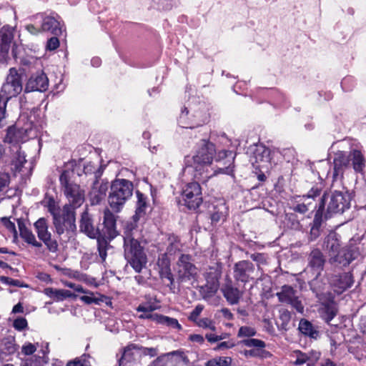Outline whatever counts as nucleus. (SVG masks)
I'll return each instance as SVG.
<instances>
[{
	"label": "nucleus",
	"mask_w": 366,
	"mask_h": 366,
	"mask_svg": "<svg viewBox=\"0 0 366 366\" xmlns=\"http://www.w3.org/2000/svg\"><path fill=\"white\" fill-rule=\"evenodd\" d=\"M137 198L134 222L127 223L124 232V257L136 272H140L147 264V256L138 241L139 231L137 222L146 214L148 207L147 197L139 191L136 192Z\"/></svg>",
	"instance_id": "nucleus-1"
},
{
	"label": "nucleus",
	"mask_w": 366,
	"mask_h": 366,
	"mask_svg": "<svg viewBox=\"0 0 366 366\" xmlns=\"http://www.w3.org/2000/svg\"><path fill=\"white\" fill-rule=\"evenodd\" d=\"M199 147L196 154L193 157L192 164L194 170V177L197 181L206 183L209 178L220 173L232 175L233 169L231 166L234 157L231 151L222 150L217 154L215 157L217 162L225 159L222 163L224 167H218L217 169L211 172L209 168L216 153L215 146L209 141L202 139Z\"/></svg>",
	"instance_id": "nucleus-2"
},
{
	"label": "nucleus",
	"mask_w": 366,
	"mask_h": 366,
	"mask_svg": "<svg viewBox=\"0 0 366 366\" xmlns=\"http://www.w3.org/2000/svg\"><path fill=\"white\" fill-rule=\"evenodd\" d=\"M347 194L342 192L334 191L326 192L322 197L318 209L315 216V222H319L322 217L325 219L330 218L333 214L342 212L349 207V198Z\"/></svg>",
	"instance_id": "nucleus-3"
},
{
	"label": "nucleus",
	"mask_w": 366,
	"mask_h": 366,
	"mask_svg": "<svg viewBox=\"0 0 366 366\" xmlns=\"http://www.w3.org/2000/svg\"><path fill=\"white\" fill-rule=\"evenodd\" d=\"M133 184L124 179L114 180L110 187L108 202L110 207L119 212L133 194Z\"/></svg>",
	"instance_id": "nucleus-4"
},
{
	"label": "nucleus",
	"mask_w": 366,
	"mask_h": 366,
	"mask_svg": "<svg viewBox=\"0 0 366 366\" xmlns=\"http://www.w3.org/2000/svg\"><path fill=\"white\" fill-rule=\"evenodd\" d=\"M72 171L64 170L60 175L59 181L66 197L74 210L80 207L84 202V191L80 186L71 181Z\"/></svg>",
	"instance_id": "nucleus-5"
},
{
	"label": "nucleus",
	"mask_w": 366,
	"mask_h": 366,
	"mask_svg": "<svg viewBox=\"0 0 366 366\" xmlns=\"http://www.w3.org/2000/svg\"><path fill=\"white\" fill-rule=\"evenodd\" d=\"M175 270L177 279L181 283L193 284L197 280V268L192 263V257L189 254H182L179 257Z\"/></svg>",
	"instance_id": "nucleus-6"
},
{
	"label": "nucleus",
	"mask_w": 366,
	"mask_h": 366,
	"mask_svg": "<svg viewBox=\"0 0 366 366\" xmlns=\"http://www.w3.org/2000/svg\"><path fill=\"white\" fill-rule=\"evenodd\" d=\"M22 88L20 75L15 69H10L6 81L2 85L0 98L8 102L11 98L20 94Z\"/></svg>",
	"instance_id": "nucleus-7"
},
{
	"label": "nucleus",
	"mask_w": 366,
	"mask_h": 366,
	"mask_svg": "<svg viewBox=\"0 0 366 366\" xmlns=\"http://www.w3.org/2000/svg\"><path fill=\"white\" fill-rule=\"evenodd\" d=\"M54 224L59 234L64 232H74L76 229L75 212L70 205H65L61 216H54Z\"/></svg>",
	"instance_id": "nucleus-8"
},
{
	"label": "nucleus",
	"mask_w": 366,
	"mask_h": 366,
	"mask_svg": "<svg viewBox=\"0 0 366 366\" xmlns=\"http://www.w3.org/2000/svg\"><path fill=\"white\" fill-rule=\"evenodd\" d=\"M184 205L189 209H196L202 203V189L199 183L194 182L187 184L182 193Z\"/></svg>",
	"instance_id": "nucleus-9"
},
{
	"label": "nucleus",
	"mask_w": 366,
	"mask_h": 366,
	"mask_svg": "<svg viewBox=\"0 0 366 366\" xmlns=\"http://www.w3.org/2000/svg\"><path fill=\"white\" fill-rule=\"evenodd\" d=\"M325 258L319 249H313L308 257L307 272L312 273L310 285L314 290L317 287V279L324 269Z\"/></svg>",
	"instance_id": "nucleus-10"
},
{
	"label": "nucleus",
	"mask_w": 366,
	"mask_h": 366,
	"mask_svg": "<svg viewBox=\"0 0 366 366\" xmlns=\"http://www.w3.org/2000/svg\"><path fill=\"white\" fill-rule=\"evenodd\" d=\"M250 161L258 169H269L270 166V149L262 144H254L250 148Z\"/></svg>",
	"instance_id": "nucleus-11"
},
{
	"label": "nucleus",
	"mask_w": 366,
	"mask_h": 366,
	"mask_svg": "<svg viewBox=\"0 0 366 366\" xmlns=\"http://www.w3.org/2000/svg\"><path fill=\"white\" fill-rule=\"evenodd\" d=\"M281 302L289 304L300 313H303L304 306L299 299L297 292L289 285H284L281 291L277 293Z\"/></svg>",
	"instance_id": "nucleus-12"
},
{
	"label": "nucleus",
	"mask_w": 366,
	"mask_h": 366,
	"mask_svg": "<svg viewBox=\"0 0 366 366\" xmlns=\"http://www.w3.org/2000/svg\"><path fill=\"white\" fill-rule=\"evenodd\" d=\"M188 358L180 350L172 351L160 355L149 366H177L181 362H187Z\"/></svg>",
	"instance_id": "nucleus-13"
},
{
	"label": "nucleus",
	"mask_w": 366,
	"mask_h": 366,
	"mask_svg": "<svg viewBox=\"0 0 366 366\" xmlns=\"http://www.w3.org/2000/svg\"><path fill=\"white\" fill-rule=\"evenodd\" d=\"M188 358L180 350L172 351L160 355L149 366H177L181 362H187Z\"/></svg>",
	"instance_id": "nucleus-14"
},
{
	"label": "nucleus",
	"mask_w": 366,
	"mask_h": 366,
	"mask_svg": "<svg viewBox=\"0 0 366 366\" xmlns=\"http://www.w3.org/2000/svg\"><path fill=\"white\" fill-rule=\"evenodd\" d=\"M188 358L180 350L172 351L160 355L149 366H177L181 362H187Z\"/></svg>",
	"instance_id": "nucleus-15"
},
{
	"label": "nucleus",
	"mask_w": 366,
	"mask_h": 366,
	"mask_svg": "<svg viewBox=\"0 0 366 366\" xmlns=\"http://www.w3.org/2000/svg\"><path fill=\"white\" fill-rule=\"evenodd\" d=\"M188 358L180 350L172 351L160 355L149 366H177L181 362H187Z\"/></svg>",
	"instance_id": "nucleus-16"
},
{
	"label": "nucleus",
	"mask_w": 366,
	"mask_h": 366,
	"mask_svg": "<svg viewBox=\"0 0 366 366\" xmlns=\"http://www.w3.org/2000/svg\"><path fill=\"white\" fill-rule=\"evenodd\" d=\"M188 358L180 350L172 351L160 355L149 366H177L181 362H187Z\"/></svg>",
	"instance_id": "nucleus-17"
},
{
	"label": "nucleus",
	"mask_w": 366,
	"mask_h": 366,
	"mask_svg": "<svg viewBox=\"0 0 366 366\" xmlns=\"http://www.w3.org/2000/svg\"><path fill=\"white\" fill-rule=\"evenodd\" d=\"M188 358L180 350L172 351L160 355L149 366H177L181 362H187Z\"/></svg>",
	"instance_id": "nucleus-18"
},
{
	"label": "nucleus",
	"mask_w": 366,
	"mask_h": 366,
	"mask_svg": "<svg viewBox=\"0 0 366 366\" xmlns=\"http://www.w3.org/2000/svg\"><path fill=\"white\" fill-rule=\"evenodd\" d=\"M34 227L38 237L44 242L48 249L52 252L57 250L58 244L56 241L51 239V233L48 231V225L44 218L39 219L34 223Z\"/></svg>",
	"instance_id": "nucleus-19"
},
{
	"label": "nucleus",
	"mask_w": 366,
	"mask_h": 366,
	"mask_svg": "<svg viewBox=\"0 0 366 366\" xmlns=\"http://www.w3.org/2000/svg\"><path fill=\"white\" fill-rule=\"evenodd\" d=\"M49 79L43 71L37 72L31 76L26 85L27 92L32 91L44 92L48 89Z\"/></svg>",
	"instance_id": "nucleus-20"
},
{
	"label": "nucleus",
	"mask_w": 366,
	"mask_h": 366,
	"mask_svg": "<svg viewBox=\"0 0 366 366\" xmlns=\"http://www.w3.org/2000/svg\"><path fill=\"white\" fill-rule=\"evenodd\" d=\"M34 18L41 19V26L42 31H49L56 36L60 35L62 33V26L60 21L55 17L46 16L44 14H38Z\"/></svg>",
	"instance_id": "nucleus-21"
},
{
	"label": "nucleus",
	"mask_w": 366,
	"mask_h": 366,
	"mask_svg": "<svg viewBox=\"0 0 366 366\" xmlns=\"http://www.w3.org/2000/svg\"><path fill=\"white\" fill-rule=\"evenodd\" d=\"M254 267L249 261H240L235 264L234 267V277L237 281L247 282L254 272Z\"/></svg>",
	"instance_id": "nucleus-22"
},
{
	"label": "nucleus",
	"mask_w": 366,
	"mask_h": 366,
	"mask_svg": "<svg viewBox=\"0 0 366 366\" xmlns=\"http://www.w3.org/2000/svg\"><path fill=\"white\" fill-rule=\"evenodd\" d=\"M108 187L107 182L98 179L94 181L89 193L92 204H98L105 198Z\"/></svg>",
	"instance_id": "nucleus-23"
},
{
	"label": "nucleus",
	"mask_w": 366,
	"mask_h": 366,
	"mask_svg": "<svg viewBox=\"0 0 366 366\" xmlns=\"http://www.w3.org/2000/svg\"><path fill=\"white\" fill-rule=\"evenodd\" d=\"M350 154L342 151H338L335 154L333 159L334 172L332 174L333 179H337L338 177H342L344 169L350 165Z\"/></svg>",
	"instance_id": "nucleus-24"
},
{
	"label": "nucleus",
	"mask_w": 366,
	"mask_h": 366,
	"mask_svg": "<svg viewBox=\"0 0 366 366\" xmlns=\"http://www.w3.org/2000/svg\"><path fill=\"white\" fill-rule=\"evenodd\" d=\"M293 358H295L294 364L302 365L307 363V366H315L320 357V353L317 351H310L309 352H302L300 350H295L292 354Z\"/></svg>",
	"instance_id": "nucleus-25"
},
{
	"label": "nucleus",
	"mask_w": 366,
	"mask_h": 366,
	"mask_svg": "<svg viewBox=\"0 0 366 366\" xmlns=\"http://www.w3.org/2000/svg\"><path fill=\"white\" fill-rule=\"evenodd\" d=\"M13 31L11 29L5 26L0 29V60H5L13 39Z\"/></svg>",
	"instance_id": "nucleus-26"
},
{
	"label": "nucleus",
	"mask_w": 366,
	"mask_h": 366,
	"mask_svg": "<svg viewBox=\"0 0 366 366\" xmlns=\"http://www.w3.org/2000/svg\"><path fill=\"white\" fill-rule=\"evenodd\" d=\"M117 219L115 215L109 209H106L104 211V232L107 237L112 239L115 238L119 232L117 230Z\"/></svg>",
	"instance_id": "nucleus-27"
},
{
	"label": "nucleus",
	"mask_w": 366,
	"mask_h": 366,
	"mask_svg": "<svg viewBox=\"0 0 366 366\" xmlns=\"http://www.w3.org/2000/svg\"><path fill=\"white\" fill-rule=\"evenodd\" d=\"M330 284L337 288V292H342L350 287L353 284L352 274L343 273L341 275H335L330 279Z\"/></svg>",
	"instance_id": "nucleus-28"
},
{
	"label": "nucleus",
	"mask_w": 366,
	"mask_h": 366,
	"mask_svg": "<svg viewBox=\"0 0 366 366\" xmlns=\"http://www.w3.org/2000/svg\"><path fill=\"white\" fill-rule=\"evenodd\" d=\"M80 231L90 238H96L98 235V229L94 227L91 217L87 212H84L80 220Z\"/></svg>",
	"instance_id": "nucleus-29"
},
{
	"label": "nucleus",
	"mask_w": 366,
	"mask_h": 366,
	"mask_svg": "<svg viewBox=\"0 0 366 366\" xmlns=\"http://www.w3.org/2000/svg\"><path fill=\"white\" fill-rule=\"evenodd\" d=\"M222 292L227 301L230 305H237L242 297V292L234 287L231 282L226 283L222 288Z\"/></svg>",
	"instance_id": "nucleus-30"
},
{
	"label": "nucleus",
	"mask_w": 366,
	"mask_h": 366,
	"mask_svg": "<svg viewBox=\"0 0 366 366\" xmlns=\"http://www.w3.org/2000/svg\"><path fill=\"white\" fill-rule=\"evenodd\" d=\"M324 244L325 249L328 252L330 259L333 257H337V254L340 251V244L337 233H330L326 237Z\"/></svg>",
	"instance_id": "nucleus-31"
},
{
	"label": "nucleus",
	"mask_w": 366,
	"mask_h": 366,
	"mask_svg": "<svg viewBox=\"0 0 366 366\" xmlns=\"http://www.w3.org/2000/svg\"><path fill=\"white\" fill-rule=\"evenodd\" d=\"M356 258V252L350 249H342L337 254V257H333L329 259L331 264H337L342 266L348 265Z\"/></svg>",
	"instance_id": "nucleus-32"
},
{
	"label": "nucleus",
	"mask_w": 366,
	"mask_h": 366,
	"mask_svg": "<svg viewBox=\"0 0 366 366\" xmlns=\"http://www.w3.org/2000/svg\"><path fill=\"white\" fill-rule=\"evenodd\" d=\"M157 265L159 269V273L160 277L162 280H167L169 282L168 285H172L174 283V278L171 272L170 261L168 257L163 256L161 259H159Z\"/></svg>",
	"instance_id": "nucleus-33"
},
{
	"label": "nucleus",
	"mask_w": 366,
	"mask_h": 366,
	"mask_svg": "<svg viewBox=\"0 0 366 366\" xmlns=\"http://www.w3.org/2000/svg\"><path fill=\"white\" fill-rule=\"evenodd\" d=\"M44 294L56 302L63 301L66 298H76V295L69 290H58L52 287H47L44 290Z\"/></svg>",
	"instance_id": "nucleus-34"
},
{
	"label": "nucleus",
	"mask_w": 366,
	"mask_h": 366,
	"mask_svg": "<svg viewBox=\"0 0 366 366\" xmlns=\"http://www.w3.org/2000/svg\"><path fill=\"white\" fill-rule=\"evenodd\" d=\"M350 159L355 172L362 173L366 164L362 153L360 150L353 149L350 152Z\"/></svg>",
	"instance_id": "nucleus-35"
},
{
	"label": "nucleus",
	"mask_w": 366,
	"mask_h": 366,
	"mask_svg": "<svg viewBox=\"0 0 366 366\" xmlns=\"http://www.w3.org/2000/svg\"><path fill=\"white\" fill-rule=\"evenodd\" d=\"M192 109V116L194 118L192 123H196L197 127L205 124L209 117L208 109L204 105H200L197 108Z\"/></svg>",
	"instance_id": "nucleus-36"
},
{
	"label": "nucleus",
	"mask_w": 366,
	"mask_h": 366,
	"mask_svg": "<svg viewBox=\"0 0 366 366\" xmlns=\"http://www.w3.org/2000/svg\"><path fill=\"white\" fill-rule=\"evenodd\" d=\"M20 237L28 244L36 247H41L42 244L36 239L34 234L31 230L25 227L21 221H18Z\"/></svg>",
	"instance_id": "nucleus-37"
},
{
	"label": "nucleus",
	"mask_w": 366,
	"mask_h": 366,
	"mask_svg": "<svg viewBox=\"0 0 366 366\" xmlns=\"http://www.w3.org/2000/svg\"><path fill=\"white\" fill-rule=\"evenodd\" d=\"M320 189L317 188H312L308 192L307 197L304 196V202L300 204H297L295 207L294 210L300 214H305L309 210V207L311 204L310 199L320 194Z\"/></svg>",
	"instance_id": "nucleus-38"
},
{
	"label": "nucleus",
	"mask_w": 366,
	"mask_h": 366,
	"mask_svg": "<svg viewBox=\"0 0 366 366\" xmlns=\"http://www.w3.org/2000/svg\"><path fill=\"white\" fill-rule=\"evenodd\" d=\"M194 118L192 116V109L184 108L178 119V124L182 128L192 129L197 127L196 123H192Z\"/></svg>",
	"instance_id": "nucleus-39"
},
{
	"label": "nucleus",
	"mask_w": 366,
	"mask_h": 366,
	"mask_svg": "<svg viewBox=\"0 0 366 366\" xmlns=\"http://www.w3.org/2000/svg\"><path fill=\"white\" fill-rule=\"evenodd\" d=\"M298 329L301 333L311 338L317 339L319 337V332L317 328L307 320H300Z\"/></svg>",
	"instance_id": "nucleus-40"
},
{
	"label": "nucleus",
	"mask_w": 366,
	"mask_h": 366,
	"mask_svg": "<svg viewBox=\"0 0 366 366\" xmlns=\"http://www.w3.org/2000/svg\"><path fill=\"white\" fill-rule=\"evenodd\" d=\"M212 271L207 273V282L211 284V289L216 291L218 287V280L221 275V268L217 264L214 268H211Z\"/></svg>",
	"instance_id": "nucleus-41"
},
{
	"label": "nucleus",
	"mask_w": 366,
	"mask_h": 366,
	"mask_svg": "<svg viewBox=\"0 0 366 366\" xmlns=\"http://www.w3.org/2000/svg\"><path fill=\"white\" fill-rule=\"evenodd\" d=\"M154 317L155 322L159 324L164 325L172 328L177 329L178 330H182V326L180 325L177 319L164 316L162 315H159V316H154Z\"/></svg>",
	"instance_id": "nucleus-42"
},
{
	"label": "nucleus",
	"mask_w": 366,
	"mask_h": 366,
	"mask_svg": "<svg viewBox=\"0 0 366 366\" xmlns=\"http://www.w3.org/2000/svg\"><path fill=\"white\" fill-rule=\"evenodd\" d=\"M321 317L329 323L336 315V310L334 306L324 305L320 310Z\"/></svg>",
	"instance_id": "nucleus-43"
},
{
	"label": "nucleus",
	"mask_w": 366,
	"mask_h": 366,
	"mask_svg": "<svg viewBox=\"0 0 366 366\" xmlns=\"http://www.w3.org/2000/svg\"><path fill=\"white\" fill-rule=\"evenodd\" d=\"M168 247L167 252L163 256L167 257V254L172 255L176 253L177 251L179 250L180 243L177 237L171 236L168 238Z\"/></svg>",
	"instance_id": "nucleus-44"
},
{
	"label": "nucleus",
	"mask_w": 366,
	"mask_h": 366,
	"mask_svg": "<svg viewBox=\"0 0 366 366\" xmlns=\"http://www.w3.org/2000/svg\"><path fill=\"white\" fill-rule=\"evenodd\" d=\"M232 359L229 357H217L208 360L205 366H230Z\"/></svg>",
	"instance_id": "nucleus-45"
},
{
	"label": "nucleus",
	"mask_w": 366,
	"mask_h": 366,
	"mask_svg": "<svg viewBox=\"0 0 366 366\" xmlns=\"http://www.w3.org/2000/svg\"><path fill=\"white\" fill-rule=\"evenodd\" d=\"M216 209L217 210L214 211L211 215L212 221L214 222H217L221 219H224L227 213V209L224 204H221Z\"/></svg>",
	"instance_id": "nucleus-46"
},
{
	"label": "nucleus",
	"mask_w": 366,
	"mask_h": 366,
	"mask_svg": "<svg viewBox=\"0 0 366 366\" xmlns=\"http://www.w3.org/2000/svg\"><path fill=\"white\" fill-rule=\"evenodd\" d=\"M135 347H127L124 349L121 359L119 361V366H125L127 362H130L132 360V356L134 355V350Z\"/></svg>",
	"instance_id": "nucleus-47"
},
{
	"label": "nucleus",
	"mask_w": 366,
	"mask_h": 366,
	"mask_svg": "<svg viewBox=\"0 0 366 366\" xmlns=\"http://www.w3.org/2000/svg\"><path fill=\"white\" fill-rule=\"evenodd\" d=\"M152 1L159 10L163 11L171 9L174 4V0H152Z\"/></svg>",
	"instance_id": "nucleus-48"
},
{
	"label": "nucleus",
	"mask_w": 366,
	"mask_h": 366,
	"mask_svg": "<svg viewBox=\"0 0 366 366\" xmlns=\"http://www.w3.org/2000/svg\"><path fill=\"white\" fill-rule=\"evenodd\" d=\"M98 251L102 261H105L107 254V249L108 247V242L104 239H98Z\"/></svg>",
	"instance_id": "nucleus-49"
},
{
	"label": "nucleus",
	"mask_w": 366,
	"mask_h": 366,
	"mask_svg": "<svg viewBox=\"0 0 366 366\" xmlns=\"http://www.w3.org/2000/svg\"><path fill=\"white\" fill-rule=\"evenodd\" d=\"M195 323L197 324V326H199L200 327L209 329L212 331L216 330V327H215L214 322L209 318L204 317V318L199 319Z\"/></svg>",
	"instance_id": "nucleus-50"
},
{
	"label": "nucleus",
	"mask_w": 366,
	"mask_h": 366,
	"mask_svg": "<svg viewBox=\"0 0 366 366\" xmlns=\"http://www.w3.org/2000/svg\"><path fill=\"white\" fill-rule=\"evenodd\" d=\"M6 100L0 98V128L6 124Z\"/></svg>",
	"instance_id": "nucleus-51"
},
{
	"label": "nucleus",
	"mask_w": 366,
	"mask_h": 366,
	"mask_svg": "<svg viewBox=\"0 0 366 366\" xmlns=\"http://www.w3.org/2000/svg\"><path fill=\"white\" fill-rule=\"evenodd\" d=\"M86 292H81L82 294H84V295L79 297V299L82 302H84V303H86L87 305L93 304V303H95V304L99 303V300L94 297V295L92 292L87 290H86Z\"/></svg>",
	"instance_id": "nucleus-52"
},
{
	"label": "nucleus",
	"mask_w": 366,
	"mask_h": 366,
	"mask_svg": "<svg viewBox=\"0 0 366 366\" xmlns=\"http://www.w3.org/2000/svg\"><path fill=\"white\" fill-rule=\"evenodd\" d=\"M243 343L248 347L264 348L265 347L264 342L257 339H247L243 341Z\"/></svg>",
	"instance_id": "nucleus-53"
},
{
	"label": "nucleus",
	"mask_w": 366,
	"mask_h": 366,
	"mask_svg": "<svg viewBox=\"0 0 366 366\" xmlns=\"http://www.w3.org/2000/svg\"><path fill=\"white\" fill-rule=\"evenodd\" d=\"M256 330L254 328L249 326H242L239 328L238 332V337H252L255 335Z\"/></svg>",
	"instance_id": "nucleus-54"
},
{
	"label": "nucleus",
	"mask_w": 366,
	"mask_h": 366,
	"mask_svg": "<svg viewBox=\"0 0 366 366\" xmlns=\"http://www.w3.org/2000/svg\"><path fill=\"white\" fill-rule=\"evenodd\" d=\"M66 366H90L89 362L86 360L85 355L80 357H76L74 360H70L66 363Z\"/></svg>",
	"instance_id": "nucleus-55"
},
{
	"label": "nucleus",
	"mask_w": 366,
	"mask_h": 366,
	"mask_svg": "<svg viewBox=\"0 0 366 366\" xmlns=\"http://www.w3.org/2000/svg\"><path fill=\"white\" fill-rule=\"evenodd\" d=\"M204 309V306L202 305H198L195 307V308L192 310L189 316V320L196 322L198 320V317L202 313Z\"/></svg>",
	"instance_id": "nucleus-56"
},
{
	"label": "nucleus",
	"mask_w": 366,
	"mask_h": 366,
	"mask_svg": "<svg viewBox=\"0 0 366 366\" xmlns=\"http://www.w3.org/2000/svg\"><path fill=\"white\" fill-rule=\"evenodd\" d=\"M217 317H222L227 320H232L234 317L233 314L231 312V311L227 308H222V310H219L215 315Z\"/></svg>",
	"instance_id": "nucleus-57"
},
{
	"label": "nucleus",
	"mask_w": 366,
	"mask_h": 366,
	"mask_svg": "<svg viewBox=\"0 0 366 366\" xmlns=\"http://www.w3.org/2000/svg\"><path fill=\"white\" fill-rule=\"evenodd\" d=\"M36 350V347L31 342H26L21 347V352L25 355H32Z\"/></svg>",
	"instance_id": "nucleus-58"
},
{
	"label": "nucleus",
	"mask_w": 366,
	"mask_h": 366,
	"mask_svg": "<svg viewBox=\"0 0 366 366\" xmlns=\"http://www.w3.org/2000/svg\"><path fill=\"white\" fill-rule=\"evenodd\" d=\"M9 183V175L8 173L0 171V192Z\"/></svg>",
	"instance_id": "nucleus-59"
},
{
	"label": "nucleus",
	"mask_w": 366,
	"mask_h": 366,
	"mask_svg": "<svg viewBox=\"0 0 366 366\" xmlns=\"http://www.w3.org/2000/svg\"><path fill=\"white\" fill-rule=\"evenodd\" d=\"M59 41L56 36L51 37L47 41L46 49L50 51L55 50L59 47Z\"/></svg>",
	"instance_id": "nucleus-60"
},
{
	"label": "nucleus",
	"mask_w": 366,
	"mask_h": 366,
	"mask_svg": "<svg viewBox=\"0 0 366 366\" xmlns=\"http://www.w3.org/2000/svg\"><path fill=\"white\" fill-rule=\"evenodd\" d=\"M27 326V321L26 319L21 317L17 318L14 322V327L17 330H22Z\"/></svg>",
	"instance_id": "nucleus-61"
},
{
	"label": "nucleus",
	"mask_w": 366,
	"mask_h": 366,
	"mask_svg": "<svg viewBox=\"0 0 366 366\" xmlns=\"http://www.w3.org/2000/svg\"><path fill=\"white\" fill-rule=\"evenodd\" d=\"M157 309V307L151 304L140 305L137 308L138 312H151Z\"/></svg>",
	"instance_id": "nucleus-62"
},
{
	"label": "nucleus",
	"mask_w": 366,
	"mask_h": 366,
	"mask_svg": "<svg viewBox=\"0 0 366 366\" xmlns=\"http://www.w3.org/2000/svg\"><path fill=\"white\" fill-rule=\"evenodd\" d=\"M1 221L9 231L13 232L14 233L16 232L14 223L12 222L9 218L2 217L1 219Z\"/></svg>",
	"instance_id": "nucleus-63"
},
{
	"label": "nucleus",
	"mask_w": 366,
	"mask_h": 366,
	"mask_svg": "<svg viewBox=\"0 0 366 366\" xmlns=\"http://www.w3.org/2000/svg\"><path fill=\"white\" fill-rule=\"evenodd\" d=\"M16 167L18 168L23 167L24 164L26 162L25 154L21 151H19L16 157Z\"/></svg>",
	"instance_id": "nucleus-64"
}]
</instances>
